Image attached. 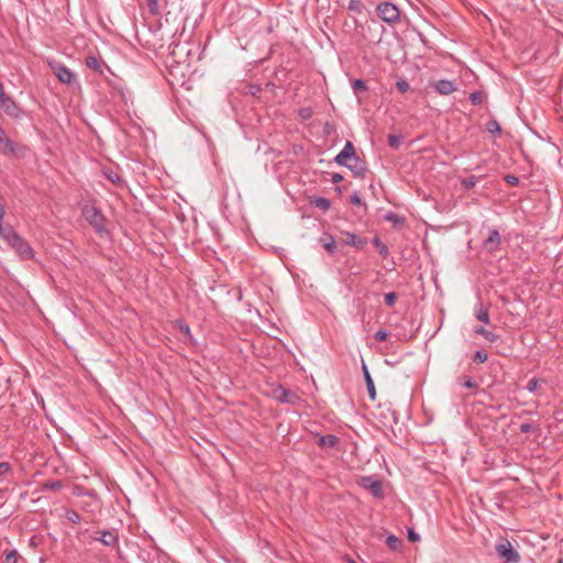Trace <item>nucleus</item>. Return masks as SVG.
I'll return each mask as SVG.
<instances>
[{"mask_svg": "<svg viewBox=\"0 0 563 563\" xmlns=\"http://www.w3.org/2000/svg\"><path fill=\"white\" fill-rule=\"evenodd\" d=\"M338 165L347 167L356 177L363 178L366 173V164L357 155L352 142L347 141L342 151L335 156Z\"/></svg>", "mask_w": 563, "mask_h": 563, "instance_id": "obj_1", "label": "nucleus"}, {"mask_svg": "<svg viewBox=\"0 0 563 563\" xmlns=\"http://www.w3.org/2000/svg\"><path fill=\"white\" fill-rule=\"evenodd\" d=\"M82 216L88 223L97 231H106L107 219L96 206L87 203L82 207Z\"/></svg>", "mask_w": 563, "mask_h": 563, "instance_id": "obj_2", "label": "nucleus"}, {"mask_svg": "<svg viewBox=\"0 0 563 563\" xmlns=\"http://www.w3.org/2000/svg\"><path fill=\"white\" fill-rule=\"evenodd\" d=\"M495 549L504 563H518L520 561L519 553L506 538H500L497 541Z\"/></svg>", "mask_w": 563, "mask_h": 563, "instance_id": "obj_3", "label": "nucleus"}, {"mask_svg": "<svg viewBox=\"0 0 563 563\" xmlns=\"http://www.w3.org/2000/svg\"><path fill=\"white\" fill-rule=\"evenodd\" d=\"M378 16L387 23H396L400 19L398 7L391 2L379 3L376 8Z\"/></svg>", "mask_w": 563, "mask_h": 563, "instance_id": "obj_4", "label": "nucleus"}, {"mask_svg": "<svg viewBox=\"0 0 563 563\" xmlns=\"http://www.w3.org/2000/svg\"><path fill=\"white\" fill-rule=\"evenodd\" d=\"M360 486L369 490L371 494L376 498H383V487L380 481L372 476H363L358 482Z\"/></svg>", "mask_w": 563, "mask_h": 563, "instance_id": "obj_5", "label": "nucleus"}, {"mask_svg": "<svg viewBox=\"0 0 563 563\" xmlns=\"http://www.w3.org/2000/svg\"><path fill=\"white\" fill-rule=\"evenodd\" d=\"M93 540L100 541L103 545L110 548L119 547V537L114 530L97 531Z\"/></svg>", "mask_w": 563, "mask_h": 563, "instance_id": "obj_6", "label": "nucleus"}, {"mask_svg": "<svg viewBox=\"0 0 563 563\" xmlns=\"http://www.w3.org/2000/svg\"><path fill=\"white\" fill-rule=\"evenodd\" d=\"M54 75L58 78V80L63 84L70 85L76 80L75 74L67 68L65 65L57 63L55 65H51Z\"/></svg>", "mask_w": 563, "mask_h": 563, "instance_id": "obj_7", "label": "nucleus"}, {"mask_svg": "<svg viewBox=\"0 0 563 563\" xmlns=\"http://www.w3.org/2000/svg\"><path fill=\"white\" fill-rule=\"evenodd\" d=\"M273 395L275 399L284 404H295L299 399L295 393L282 386L275 388Z\"/></svg>", "mask_w": 563, "mask_h": 563, "instance_id": "obj_8", "label": "nucleus"}, {"mask_svg": "<svg viewBox=\"0 0 563 563\" xmlns=\"http://www.w3.org/2000/svg\"><path fill=\"white\" fill-rule=\"evenodd\" d=\"M0 107L3 109L5 114H8L12 118H18L20 115V112H21L20 108L9 96H7L0 100Z\"/></svg>", "mask_w": 563, "mask_h": 563, "instance_id": "obj_9", "label": "nucleus"}, {"mask_svg": "<svg viewBox=\"0 0 563 563\" xmlns=\"http://www.w3.org/2000/svg\"><path fill=\"white\" fill-rule=\"evenodd\" d=\"M500 234L498 230L493 229L489 231L488 236L484 241V247L488 252H495L500 245Z\"/></svg>", "mask_w": 563, "mask_h": 563, "instance_id": "obj_10", "label": "nucleus"}, {"mask_svg": "<svg viewBox=\"0 0 563 563\" xmlns=\"http://www.w3.org/2000/svg\"><path fill=\"white\" fill-rule=\"evenodd\" d=\"M434 89L438 93L448 96L456 90V85L452 80L441 79L435 82Z\"/></svg>", "mask_w": 563, "mask_h": 563, "instance_id": "obj_11", "label": "nucleus"}, {"mask_svg": "<svg viewBox=\"0 0 563 563\" xmlns=\"http://www.w3.org/2000/svg\"><path fill=\"white\" fill-rule=\"evenodd\" d=\"M0 152L7 155L15 153V144L4 135L2 128H0Z\"/></svg>", "mask_w": 563, "mask_h": 563, "instance_id": "obj_12", "label": "nucleus"}, {"mask_svg": "<svg viewBox=\"0 0 563 563\" xmlns=\"http://www.w3.org/2000/svg\"><path fill=\"white\" fill-rule=\"evenodd\" d=\"M344 235L343 243L346 245L354 246L356 249H363L366 244V240L362 238H357L354 233L351 232H342Z\"/></svg>", "mask_w": 563, "mask_h": 563, "instance_id": "obj_13", "label": "nucleus"}, {"mask_svg": "<svg viewBox=\"0 0 563 563\" xmlns=\"http://www.w3.org/2000/svg\"><path fill=\"white\" fill-rule=\"evenodd\" d=\"M362 369H363V373H364V378H365L368 396H369V398L372 400H375V398H376V389H375L374 380H373V378H372V376L369 374V371H368V368H367V366L365 364H363Z\"/></svg>", "mask_w": 563, "mask_h": 563, "instance_id": "obj_14", "label": "nucleus"}, {"mask_svg": "<svg viewBox=\"0 0 563 563\" xmlns=\"http://www.w3.org/2000/svg\"><path fill=\"white\" fill-rule=\"evenodd\" d=\"M319 242L321 243V245L324 247V250L329 254H333L336 251V244H335V241H334V239H333V236L331 234L324 233L319 239Z\"/></svg>", "mask_w": 563, "mask_h": 563, "instance_id": "obj_15", "label": "nucleus"}, {"mask_svg": "<svg viewBox=\"0 0 563 563\" xmlns=\"http://www.w3.org/2000/svg\"><path fill=\"white\" fill-rule=\"evenodd\" d=\"M86 66L99 74H103V63L99 60L96 56L89 55L86 57Z\"/></svg>", "mask_w": 563, "mask_h": 563, "instance_id": "obj_16", "label": "nucleus"}, {"mask_svg": "<svg viewBox=\"0 0 563 563\" xmlns=\"http://www.w3.org/2000/svg\"><path fill=\"white\" fill-rule=\"evenodd\" d=\"M339 442L338 437L333 434H327L319 438V445L322 448H333Z\"/></svg>", "mask_w": 563, "mask_h": 563, "instance_id": "obj_17", "label": "nucleus"}, {"mask_svg": "<svg viewBox=\"0 0 563 563\" xmlns=\"http://www.w3.org/2000/svg\"><path fill=\"white\" fill-rule=\"evenodd\" d=\"M311 203H312L314 207H317V208H319V209H321V210H323V211L329 210V209H330V207H331V202H330V200H329L328 198H324V197H313V198L311 199Z\"/></svg>", "mask_w": 563, "mask_h": 563, "instance_id": "obj_18", "label": "nucleus"}, {"mask_svg": "<svg viewBox=\"0 0 563 563\" xmlns=\"http://www.w3.org/2000/svg\"><path fill=\"white\" fill-rule=\"evenodd\" d=\"M475 317H476V319H478L479 321H482L486 324L489 323L488 310L486 308H484V306L482 303L478 305V307L475 311Z\"/></svg>", "mask_w": 563, "mask_h": 563, "instance_id": "obj_19", "label": "nucleus"}, {"mask_svg": "<svg viewBox=\"0 0 563 563\" xmlns=\"http://www.w3.org/2000/svg\"><path fill=\"white\" fill-rule=\"evenodd\" d=\"M475 333L483 335L489 342H496L499 336L492 331L484 329L483 327L477 328Z\"/></svg>", "mask_w": 563, "mask_h": 563, "instance_id": "obj_20", "label": "nucleus"}, {"mask_svg": "<svg viewBox=\"0 0 563 563\" xmlns=\"http://www.w3.org/2000/svg\"><path fill=\"white\" fill-rule=\"evenodd\" d=\"M373 244L377 247L378 250V253L384 257L386 258L389 254V250H388V246L383 243L379 238H374L373 240Z\"/></svg>", "mask_w": 563, "mask_h": 563, "instance_id": "obj_21", "label": "nucleus"}, {"mask_svg": "<svg viewBox=\"0 0 563 563\" xmlns=\"http://www.w3.org/2000/svg\"><path fill=\"white\" fill-rule=\"evenodd\" d=\"M63 484L60 481H46L44 484H43V487L47 490H52V492H58L60 488H62Z\"/></svg>", "mask_w": 563, "mask_h": 563, "instance_id": "obj_22", "label": "nucleus"}, {"mask_svg": "<svg viewBox=\"0 0 563 563\" xmlns=\"http://www.w3.org/2000/svg\"><path fill=\"white\" fill-rule=\"evenodd\" d=\"M486 129L492 134H499L501 132L499 123L494 119L487 122Z\"/></svg>", "mask_w": 563, "mask_h": 563, "instance_id": "obj_23", "label": "nucleus"}, {"mask_svg": "<svg viewBox=\"0 0 563 563\" xmlns=\"http://www.w3.org/2000/svg\"><path fill=\"white\" fill-rule=\"evenodd\" d=\"M386 543L391 550H397L401 545V540L396 536L390 534L387 537Z\"/></svg>", "mask_w": 563, "mask_h": 563, "instance_id": "obj_24", "label": "nucleus"}, {"mask_svg": "<svg viewBox=\"0 0 563 563\" xmlns=\"http://www.w3.org/2000/svg\"><path fill=\"white\" fill-rule=\"evenodd\" d=\"M477 181H478V178L476 176H470V177L462 179V186L465 189H471L477 184Z\"/></svg>", "mask_w": 563, "mask_h": 563, "instance_id": "obj_25", "label": "nucleus"}, {"mask_svg": "<svg viewBox=\"0 0 563 563\" xmlns=\"http://www.w3.org/2000/svg\"><path fill=\"white\" fill-rule=\"evenodd\" d=\"M540 383H544V380L533 377L528 382L527 389L530 393H536L537 389L539 388Z\"/></svg>", "mask_w": 563, "mask_h": 563, "instance_id": "obj_26", "label": "nucleus"}, {"mask_svg": "<svg viewBox=\"0 0 563 563\" xmlns=\"http://www.w3.org/2000/svg\"><path fill=\"white\" fill-rule=\"evenodd\" d=\"M470 100L473 104H481L484 100V93L481 91H474L470 95Z\"/></svg>", "mask_w": 563, "mask_h": 563, "instance_id": "obj_27", "label": "nucleus"}, {"mask_svg": "<svg viewBox=\"0 0 563 563\" xmlns=\"http://www.w3.org/2000/svg\"><path fill=\"white\" fill-rule=\"evenodd\" d=\"M388 143H389L390 147L397 150L401 145L402 139L400 136H397V135H389L388 136Z\"/></svg>", "mask_w": 563, "mask_h": 563, "instance_id": "obj_28", "label": "nucleus"}, {"mask_svg": "<svg viewBox=\"0 0 563 563\" xmlns=\"http://www.w3.org/2000/svg\"><path fill=\"white\" fill-rule=\"evenodd\" d=\"M66 518L69 521H71L73 523H79L80 522V515L77 511L73 510V509L66 511Z\"/></svg>", "mask_w": 563, "mask_h": 563, "instance_id": "obj_29", "label": "nucleus"}, {"mask_svg": "<svg viewBox=\"0 0 563 563\" xmlns=\"http://www.w3.org/2000/svg\"><path fill=\"white\" fill-rule=\"evenodd\" d=\"M352 86H353V90L355 92H357V91H366L367 90L366 82L363 79L354 80Z\"/></svg>", "mask_w": 563, "mask_h": 563, "instance_id": "obj_30", "label": "nucleus"}, {"mask_svg": "<svg viewBox=\"0 0 563 563\" xmlns=\"http://www.w3.org/2000/svg\"><path fill=\"white\" fill-rule=\"evenodd\" d=\"M19 558V553L15 550H12L7 553L5 563H18Z\"/></svg>", "mask_w": 563, "mask_h": 563, "instance_id": "obj_31", "label": "nucleus"}, {"mask_svg": "<svg viewBox=\"0 0 563 563\" xmlns=\"http://www.w3.org/2000/svg\"><path fill=\"white\" fill-rule=\"evenodd\" d=\"M396 88L399 92L405 93L409 90L410 86L406 80L400 79L396 82Z\"/></svg>", "mask_w": 563, "mask_h": 563, "instance_id": "obj_32", "label": "nucleus"}, {"mask_svg": "<svg viewBox=\"0 0 563 563\" xmlns=\"http://www.w3.org/2000/svg\"><path fill=\"white\" fill-rule=\"evenodd\" d=\"M488 358V354L481 350V351H477L475 354H474V361L477 362V363H484L486 362Z\"/></svg>", "mask_w": 563, "mask_h": 563, "instance_id": "obj_33", "label": "nucleus"}, {"mask_svg": "<svg viewBox=\"0 0 563 563\" xmlns=\"http://www.w3.org/2000/svg\"><path fill=\"white\" fill-rule=\"evenodd\" d=\"M147 7L151 13L158 14V1L157 0H146Z\"/></svg>", "mask_w": 563, "mask_h": 563, "instance_id": "obj_34", "label": "nucleus"}, {"mask_svg": "<svg viewBox=\"0 0 563 563\" xmlns=\"http://www.w3.org/2000/svg\"><path fill=\"white\" fill-rule=\"evenodd\" d=\"M397 299V295L395 292H387L385 295V303L389 307L394 306Z\"/></svg>", "mask_w": 563, "mask_h": 563, "instance_id": "obj_35", "label": "nucleus"}, {"mask_svg": "<svg viewBox=\"0 0 563 563\" xmlns=\"http://www.w3.org/2000/svg\"><path fill=\"white\" fill-rule=\"evenodd\" d=\"M349 9H350L351 11L361 12V10H362V3H361V1H358V0H351V1L349 2Z\"/></svg>", "mask_w": 563, "mask_h": 563, "instance_id": "obj_36", "label": "nucleus"}, {"mask_svg": "<svg viewBox=\"0 0 563 563\" xmlns=\"http://www.w3.org/2000/svg\"><path fill=\"white\" fill-rule=\"evenodd\" d=\"M374 336L377 341L384 342L388 338V332L386 330H378Z\"/></svg>", "mask_w": 563, "mask_h": 563, "instance_id": "obj_37", "label": "nucleus"}, {"mask_svg": "<svg viewBox=\"0 0 563 563\" xmlns=\"http://www.w3.org/2000/svg\"><path fill=\"white\" fill-rule=\"evenodd\" d=\"M408 539L411 542H417L420 540V536L412 528H408Z\"/></svg>", "mask_w": 563, "mask_h": 563, "instance_id": "obj_38", "label": "nucleus"}, {"mask_svg": "<svg viewBox=\"0 0 563 563\" xmlns=\"http://www.w3.org/2000/svg\"><path fill=\"white\" fill-rule=\"evenodd\" d=\"M534 427L531 423L525 422L520 424V431L522 433H529L533 431Z\"/></svg>", "mask_w": 563, "mask_h": 563, "instance_id": "obj_39", "label": "nucleus"}, {"mask_svg": "<svg viewBox=\"0 0 563 563\" xmlns=\"http://www.w3.org/2000/svg\"><path fill=\"white\" fill-rule=\"evenodd\" d=\"M350 201H351L352 205H355V206H361L362 205V199H361V197H360V195L357 192H354L351 196Z\"/></svg>", "mask_w": 563, "mask_h": 563, "instance_id": "obj_40", "label": "nucleus"}, {"mask_svg": "<svg viewBox=\"0 0 563 563\" xmlns=\"http://www.w3.org/2000/svg\"><path fill=\"white\" fill-rule=\"evenodd\" d=\"M299 114L302 119H309L311 117V110L309 108H303L299 111Z\"/></svg>", "mask_w": 563, "mask_h": 563, "instance_id": "obj_41", "label": "nucleus"}, {"mask_svg": "<svg viewBox=\"0 0 563 563\" xmlns=\"http://www.w3.org/2000/svg\"><path fill=\"white\" fill-rule=\"evenodd\" d=\"M343 180V176L341 174H338V173H333L332 176H331V181L333 184H339Z\"/></svg>", "mask_w": 563, "mask_h": 563, "instance_id": "obj_42", "label": "nucleus"}, {"mask_svg": "<svg viewBox=\"0 0 563 563\" xmlns=\"http://www.w3.org/2000/svg\"><path fill=\"white\" fill-rule=\"evenodd\" d=\"M10 470V464L7 462H0V475L5 474Z\"/></svg>", "mask_w": 563, "mask_h": 563, "instance_id": "obj_43", "label": "nucleus"}, {"mask_svg": "<svg viewBox=\"0 0 563 563\" xmlns=\"http://www.w3.org/2000/svg\"><path fill=\"white\" fill-rule=\"evenodd\" d=\"M506 181L510 185H517L519 183V179L514 175L506 176Z\"/></svg>", "mask_w": 563, "mask_h": 563, "instance_id": "obj_44", "label": "nucleus"}, {"mask_svg": "<svg viewBox=\"0 0 563 563\" xmlns=\"http://www.w3.org/2000/svg\"><path fill=\"white\" fill-rule=\"evenodd\" d=\"M463 385L470 389L476 387V383L472 378H467Z\"/></svg>", "mask_w": 563, "mask_h": 563, "instance_id": "obj_45", "label": "nucleus"}, {"mask_svg": "<svg viewBox=\"0 0 563 563\" xmlns=\"http://www.w3.org/2000/svg\"><path fill=\"white\" fill-rule=\"evenodd\" d=\"M108 178L112 181V183H120V177L117 175V174H111V175H108Z\"/></svg>", "mask_w": 563, "mask_h": 563, "instance_id": "obj_46", "label": "nucleus"}, {"mask_svg": "<svg viewBox=\"0 0 563 563\" xmlns=\"http://www.w3.org/2000/svg\"><path fill=\"white\" fill-rule=\"evenodd\" d=\"M387 219L390 220V221H394V223H399L400 222V219L397 216L393 214V213H390L387 217Z\"/></svg>", "mask_w": 563, "mask_h": 563, "instance_id": "obj_47", "label": "nucleus"}, {"mask_svg": "<svg viewBox=\"0 0 563 563\" xmlns=\"http://www.w3.org/2000/svg\"><path fill=\"white\" fill-rule=\"evenodd\" d=\"M8 95L4 92L3 85L0 82V100L7 97Z\"/></svg>", "mask_w": 563, "mask_h": 563, "instance_id": "obj_48", "label": "nucleus"}, {"mask_svg": "<svg viewBox=\"0 0 563 563\" xmlns=\"http://www.w3.org/2000/svg\"><path fill=\"white\" fill-rule=\"evenodd\" d=\"M345 560H346V562H347V563H356L354 560H352V559H351V558H349V556H346V558H345Z\"/></svg>", "mask_w": 563, "mask_h": 563, "instance_id": "obj_49", "label": "nucleus"}]
</instances>
